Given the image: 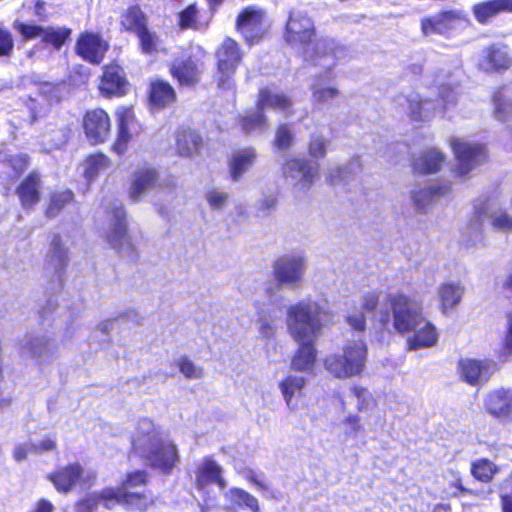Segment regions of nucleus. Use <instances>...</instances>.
I'll return each mask as SVG.
<instances>
[{"mask_svg": "<svg viewBox=\"0 0 512 512\" xmlns=\"http://www.w3.org/2000/svg\"><path fill=\"white\" fill-rule=\"evenodd\" d=\"M266 10L257 5L243 7L235 19V30L244 42L253 46L265 39L268 34Z\"/></svg>", "mask_w": 512, "mask_h": 512, "instance_id": "obj_8", "label": "nucleus"}, {"mask_svg": "<svg viewBox=\"0 0 512 512\" xmlns=\"http://www.w3.org/2000/svg\"><path fill=\"white\" fill-rule=\"evenodd\" d=\"M109 49L110 44L101 33L91 30L80 32L74 46L75 54L91 65H100Z\"/></svg>", "mask_w": 512, "mask_h": 512, "instance_id": "obj_15", "label": "nucleus"}, {"mask_svg": "<svg viewBox=\"0 0 512 512\" xmlns=\"http://www.w3.org/2000/svg\"><path fill=\"white\" fill-rule=\"evenodd\" d=\"M491 225L495 230L512 232V216L502 212L492 218Z\"/></svg>", "mask_w": 512, "mask_h": 512, "instance_id": "obj_58", "label": "nucleus"}, {"mask_svg": "<svg viewBox=\"0 0 512 512\" xmlns=\"http://www.w3.org/2000/svg\"><path fill=\"white\" fill-rule=\"evenodd\" d=\"M117 130L130 131V126L136 119L132 106H120L116 112Z\"/></svg>", "mask_w": 512, "mask_h": 512, "instance_id": "obj_50", "label": "nucleus"}, {"mask_svg": "<svg viewBox=\"0 0 512 512\" xmlns=\"http://www.w3.org/2000/svg\"><path fill=\"white\" fill-rule=\"evenodd\" d=\"M57 449L56 437H45L39 443H31L30 451L35 454L54 451Z\"/></svg>", "mask_w": 512, "mask_h": 512, "instance_id": "obj_59", "label": "nucleus"}, {"mask_svg": "<svg viewBox=\"0 0 512 512\" xmlns=\"http://www.w3.org/2000/svg\"><path fill=\"white\" fill-rule=\"evenodd\" d=\"M138 40V49L144 55H154L159 51L161 40L149 23L134 33Z\"/></svg>", "mask_w": 512, "mask_h": 512, "instance_id": "obj_38", "label": "nucleus"}, {"mask_svg": "<svg viewBox=\"0 0 512 512\" xmlns=\"http://www.w3.org/2000/svg\"><path fill=\"white\" fill-rule=\"evenodd\" d=\"M305 271V259L298 255L284 254L273 264V276L278 286L297 287L302 281Z\"/></svg>", "mask_w": 512, "mask_h": 512, "instance_id": "obj_17", "label": "nucleus"}, {"mask_svg": "<svg viewBox=\"0 0 512 512\" xmlns=\"http://www.w3.org/2000/svg\"><path fill=\"white\" fill-rule=\"evenodd\" d=\"M31 157L25 152L0 156V185L9 191L29 169Z\"/></svg>", "mask_w": 512, "mask_h": 512, "instance_id": "obj_21", "label": "nucleus"}, {"mask_svg": "<svg viewBox=\"0 0 512 512\" xmlns=\"http://www.w3.org/2000/svg\"><path fill=\"white\" fill-rule=\"evenodd\" d=\"M255 107L262 111H265V109L268 108L275 111L291 114L293 108V100L285 93H274L268 87H261L259 88L256 96Z\"/></svg>", "mask_w": 512, "mask_h": 512, "instance_id": "obj_28", "label": "nucleus"}, {"mask_svg": "<svg viewBox=\"0 0 512 512\" xmlns=\"http://www.w3.org/2000/svg\"><path fill=\"white\" fill-rule=\"evenodd\" d=\"M111 227L106 240L117 252L125 248L133 249L132 238L129 234L127 211L123 205L114 206L110 210Z\"/></svg>", "mask_w": 512, "mask_h": 512, "instance_id": "obj_20", "label": "nucleus"}, {"mask_svg": "<svg viewBox=\"0 0 512 512\" xmlns=\"http://www.w3.org/2000/svg\"><path fill=\"white\" fill-rule=\"evenodd\" d=\"M340 91L335 87H320L312 91V98L316 103H325L336 98Z\"/></svg>", "mask_w": 512, "mask_h": 512, "instance_id": "obj_55", "label": "nucleus"}, {"mask_svg": "<svg viewBox=\"0 0 512 512\" xmlns=\"http://www.w3.org/2000/svg\"><path fill=\"white\" fill-rule=\"evenodd\" d=\"M387 303L391 310L392 326L395 331L402 335L413 332L407 339L410 350L436 345L438 331L431 321L425 319L421 300L404 293H395L387 297Z\"/></svg>", "mask_w": 512, "mask_h": 512, "instance_id": "obj_2", "label": "nucleus"}, {"mask_svg": "<svg viewBox=\"0 0 512 512\" xmlns=\"http://www.w3.org/2000/svg\"><path fill=\"white\" fill-rule=\"evenodd\" d=\"M96 87L99 96L109 100L123 98L129 93L131 83L118 59H112L102 66Z\"/></svg>", "mask_w": 512, "mask_h": 512, "instance_id": "obj_10", "label": "nucleus"}, {"mask_svg": "<svg viewBox=\"0 0 512 512\" xmlns=\"http://www.w3.org/2000/svg\"><path fill=\"white\" fill-rule=\"evenodd\" d=\"M132 140V134L130 131L117 130V135L114 142L111 145V150L119 156H123L127 150L130 141Z\"/></svg>", "mask_w": 512, "mask_h": 512, "instance_id": "obj_53", "label": "nucleus"}, {"mask_svg": "<svg viewBox=\"0 0 512 512\" xmlns=\"http://www.w3.org/2000/svg\"><path fill=\"white\" fill-rule=\"evenodd\" d=\"M319 166H312L310 162L301 157H290L282 166V174L286 178L298 179L297 185L301 190L308 191L318 177Z\"/></svg>", "mask_w": 512, "mask_h": 512, "instance_id": "obj_23", "label": "nucleus"}, {"mask_svg": "<svg viewBox=\"0 0 512 512\" xmlns=\"http://www.w3.org/2000/svg\"><path fill=\"white\" fill-rule=\"evenodd\" d=\"M468 14L461 9H442L435 15L423 17L420 20V30L423 36L441 35L449 37L458 27L471 26Z\"/></svg>", "mask_w": 512, "mask_h": 512, "instance_id": "obj_9", "label": "nucleus"}, {"mask_svg": "<svg viewBox=\"0 0 512 512\" xmlns=\"http://www.w3.org/2000/svg\"><path fill=\"white\" fill-rule=\"evenodd\" d=\"M483 63L492 72L506 71L512 67V57L507 45L491 44L483 51Z\"/></svg>", "mask_w": 512, "mask_h": 512, "instance_id": "obj_32", "label": "nucleus"}, {"mask_svg": "<svg viewBox=\"0 0 512 512\" xmlns=\"http://www.w3.org/2000/svg\"><path fill=\"white\" fill-rule=\"evenodd\" d=\"M268 125L269 120L265 111L256 107L255 109L245 111L237 118V126L245 134L265 131Z\"/></svg>", "mask_w": 512, "mask_h": 512, "instance_id": "obj_36", "label": "nucleus"}, {"mask_svg": "<svg viewBox=\"0 0 512 512\" xmlns=\"http://www.w3.org/2000/svg\"><path fill=\"white\" fill-rule=\"evenodd\" d=\"M99 506L96 493H92L76 502V512H94Z\"/></svg>", "mask_w": 512, "mask_h": 512, "instance_id": "obj_57", "label": "nucleus"}, {"mask_svg": "<svg viewBox=\"0 0 512 512\" xmlns=\"http://www.w3.org/2000/svg\"><path fill=\"white\" fill-rule=\"evenodd\" d=\"M294 144V134L288 123L277 126L273 139V146L281 151L290 149Z\"/></svg>", "mask_w": 512, "mask_h": 512, "instance_id": "obj_45", "label": "nucleus"}, {"mask_svg": "<svg viewBox=\"0 0 512 512\" xmlns=\"http://www.w3.org/2000/svg\"><path fill=\"white\" fill-rule=\"evenodd\" d=\"M228 194L217 190H211L206 195V200L213 210H221L227 203Z\"/></svg>", "mask_w": 512, "mask_h": 512, "instance_id": "obj_56", "label": "nucleus"}, {"mask_svg": "<svg viewBox=\"0 0 512 512\" xmlns=\"http://www.w3.org/2000/svg\"><path fill=\"white\" fill-rule=\"evenodd\" d=\"M211 16L203 19L201 9L197 2H193L181 10L177 15V25L181 30H201L209 26Z\"/></svg>", "mask_w": 512, "mask_h": 512, "instance_id": "obj_35", "label": "nucleus"}, {"mask_svg": "<svg viewBox=\"0 0 512 512\" xmlns=\"http://www.w3.org/2000/svg\"><path fill=\"white\" fill-rule=\"evenodd\" d=\"M74 201V193L70 189L55 191L51 193L45 209L48 218H54L70 203Z\"/></svg>", "mask_w": 512, "mask_h": 512, "instance_id": "obj_41", "label": "nucleus"}, {"mask_svg": "<svg viewBox=\"0 0 512 512\" xmlns=\"http://www.w3.org/2000/svg\"><path fill=\"white\" fill-rule=\"evenodd\" d=\"M445 157L440 151L431 149L412 159L411 167L414 174L427 175L440 171Z\"/></svg>", "mask_w": 512, "mask_h": 512, "instance_id": "obj_33", "label": "nucleus"}, {"mask_svg": "<svg viewBox=\"0 0 512 512\" xmlns=\"http://www.w3.org/2000/svg\"><path fill=\"white\" fill-rule=\"evenodd\" d=\"M15 40L11 30L0 24V58H9L14 52Z\"/></svg>", "mask_w": 512, "mask_h": 512, "instance_id": "obj_49", "label": "nucleus"}, {"mask_svg": "<svg viewBox=\"0 0 512 512\" xmlns=\"http://www.w3.org/2000/svg\"><path fill=\"white\" fill-rule=\"evenodd\" d=\"M245 52L234 38L226 36L214 50L215 79L219 88L228 87L243 63Z\"/></svg>", "mask_w": 512, "mask_h": 512, "instance_id": "obj_6", "label": "nucleus"}, {"mask_svg": "<svg viewBox=\"0 0 512 512\" xmlns=\"http://www.w3.org/2000/svg\"><path fill=\"white\" fill-rule=\"evenodd\" d=\"M328 139L322 134H312L308 141L307 152L311 158L323 159L327 155Z\"/></svg>", "mask_w": 512, "mask_h": 512, "instance_id": "obj_47", "label": "nucleus"}, {"mask_svg": "<svg viewBox=\"0 0 512 512\" xmlns=\"http://www.w3.org/2000/svg\"><path fill=\"white\" fill-rule=\"evenodd\" d=\"M347 172V169L342 166H336L330 169L326 175V182L330 186H335L339 184L343 179Z\"/></svg>", "mask_w": 512, "mask_h": 512, "instance_id": "obj_61", "label": "nucleus"}, {"mask_svg": "<svg viewBox=\"0 0 512 512\" xmlns=\"http://www.w3.org/2000/svg\"><path fill=\"white\" fill-rule=\"evenodd\" d=\"M483 407L495 420L512 422V391L504 387L489 391L483 399Z\"/></svg>", "mask_w": 512, "mask_h": 512, "instance_id": "obj_22", "label": "nucleus"}, {"mask_svg": "<svg viewBox=\"0 0 512 512\" xmlns=\"http://www.w3.org/2000/svg\"><path fill=\"white\" fill-rule=\"evenodd\" d=\"M203 139L199 132L190 127H180L175 133V151L181 157H192L201 152Z\"/></svg>", "mask_w": 512, "mask_h": 512, "instance_id": "obj_27", "label": "nucleus"}, {"mask_svg": "<svg viewBox=\"0 0 512 512\" xmlns=\"http://www.w3.org/2000/svg\"><path fill=\"white\" fill-rule=\"evenodd\" d=\"M194 473V487L200 492L207 493V488L212 484L217 485L221 490L226 487L222 467L210 457L204 458Z\"/></svg>", "mask_w": 512, "mask_h": 512, "instance_id": "obj_24", "label": "nucleus"}, {"mask_svg": "<svg viewBox=\"0 0 512 512\" xmlns=\"http://www.w3.org/2000/svg\"><path fill=\"white\" fill-rule=\"evenodd\" d=\"M149 23L147 14L139 4L129 5L119 16L120 29L134 34Z\"/></svg>", "mask_w": 512, "mask_h": 512, "instance_id": "obj_34", "label": "nucleus"}, {"mask_svg": "<svg viewBox=\"0 0 512 512\" xmlns=\"http://www.w3.org/2000/svg\"><path fill=\"white\" fill-rule=\"evenodd\" d=\"M317 37L313 20L306 13L290 12L284 31L285 41L303 50H308L315 43Z\"/></svg>", "mask_w": 512, "mask_h": 512, "instance_id": "obj_12", "label": "nucleus"}, {"mask_svg": "<svg viewBox=\"0 0 512 512\" xmlns=\"http://www.w3.org/2000/svg\"><path fill=\"white\" fill-rule=\"evenodd\" d=\"M502 351L507 355L512 354V313L508 316L506 335L502 343Z\"/></svg>", "mask_w": 512, "mask_h": 512, "instance_id": "obj_63", "label": "nucleus"}, {"mask_svg": "<svg viewBox=\"0 0 512 512\" xmlns=\"http://www.w3.org/2000/svg\"><path fill=\"white\" fill-rule=\"evenodd\" d=\"M471 11L477 23L488 24L502 13H512V0H483L475 3Z\"/></svg>", "mask_w": 512, "mask_h": 512, "instance_id": "obj_30", "label": "nucleus"}, {"mask_svg": "<svg viewBox=\"0 0 512 512\" xmlns=\"http://www.w3.org/2000/svg\"><path fill=\"white\" fill-rule=\"evenodd\" d=\"M204 62L193 54H181L168 64V72L178 87L192 88L200 84Z\"/></svg>", "mask_w": 512, "mask_h": 512, "instance_id": "obj_13", "label": "nucleus"}, {"mask_svg": "<svg viewBox=\"0 0 512 512\" xmlns=\"http://www.w3.org/2000/svg\"><path fill=\"white\" fill-rule=\"evenodd\" d=\"M180 372L188 379H198L203 375L201 367H197L187 356H182L177 361Z\"/></svg>", "mask_w": 512, "mask_h": 512, "instance_id": "obj_51", "label": "nucleus"}, {"mask_svg": "<svg viewBox=\"0 0 512 512\" xmlns=\"http://www.w3.org/2000/svg\"><path fill=\"white\" fill-rule=\"evenodd\" d=\"M464 287L457 283H442L438 288L439 308L443 313L453 310L461 301Z\"/></svg>", "mask_w": 512, "mask_h": 512, "instance_id": "obj_37", "label": "nucleus"}, {"mask_svg": "<svg viewBox=\"0 0 512 512\" xmlns=\"http://www.w3.org/2000/svg\"><path fill=\"white\" fill-rule=\"evenodd\" d=\"M255 107L262 111H265V109L268 108L275 111L291 114L293 108V100L285 93H274L268 87H261L259 88L256 96Z\"/></svg>", "mask_w": 512, "mask_h": 512, "instance_id": "obj_29", "label": "nucleus"}, {"mask_svg": "<svg viewBox=\"0 0 512 512\" xmlns=\"http://www.w3.org/2000/svg\"><path fill=\"white\" fill-rule=\"evenodd\" d=\"M452 190L451 184H444V185H434L429 188L419 190L418 192L414 193L413 200L418 206H422L421 198L420 196L423 195L426 198H432L436 195H446L450 193Z\"/></svg>", "mask_w": 512, "mask_h": 512, "instance_id": "obj_52", "label": "nucleus"}, {"mask_svg": "<svg viewBox=\"0 0 512 512\" xmlns=\"http://www.w3.org/2000/svg\"><path fill=\"white\" fill-rule=\"evenodd\" d=\"M146 101L151 111H162L173 107L178 101V95L169 81L156 77L148 83Z\"/></svg>", "mask_w": 512, "mask_h": 512, "instance_id": "obj_19", "label": "nucleus"}, {"mask_svg": "<svg viewBox=\"0 0 512 512\" xmlns=\"http://www.w3.org/2000/svg\"><path fill=\"white\" fill-rule=\"evenodd\" d=\"M504 86L497 87L492 94L494 114L498 120H505L511 111L512 104L503 94Z\"/></svg>", "mask_w": 512, "mask_h": 512, "instance_id": "obj_46", "label": "nucleus"}, {"mask_svg": "<svg viewBox=\"0 0 512 512\" xmlns=\"http://www.w3.org/2000/svg\"><path fill=\"white\" fill-rule=\"evenodd\" d=\"M258 153L255 148L247 147L235 151L228 160L230 177L239 181L242 176L256 163Z\"/></svg>", "mask_w": 512, "mask_h": 512, "instance_id": "obj_31", "label": "nucleus"}, {"mask_svg": "<svg viewBox=\"0 0 512 512\" xmlns=\"http://www.w3.org/2000/svg\"><path fill=\"white\" fill-rule=\"evenodd\" d=\"M149 483V474L145 470L136 469L127 472L119 486L104 487L95 492L100 506L112 510L117 505H122L132 512H146L155 504V498L151 491L138 488H145Z\"/></svg>", "mask_w": 512, "mask_h": 512, "instance_id": "obj_3", "label": "nucleus"}, {"mask_svg": "<svg viewBox=\"0 0 512 512\" xmlns=\"http://www.w3.org/2000/svg\"><path fill=\"white\" fill-rule=\"evenodd\" d=\"M498 467L487 458H479L471 463V475L481 483H490L498 473Z\"/></svg>", "mask_w": 512, "mask_h": 512, "instance_id": "obj_42", "label": "nucleus"}, {"mask_svg": "<svg viewBox=\"0 0 512 512\" xmlns=\"http://www.w3.org/2000/svg\"><path fill=\"white\" fill-rule=\"evenodd\" d=\"M71 133V128L68 125H63L47 131L46 135L49 137L51 145L56 149H60L69 142Z\"/></svg>", "mask_w": 512, "mask_h": 512, "instance_id": "obj_48", "label": "nucleus"}, {"mask_svg": "<svg viewBox=\"0 0 512 512\" xmlns=\"http://www.w3.org/2000/svg\"><path fill=\"white\" fill-rule=\"evenodd\" d=\"M55 507L53 503L46 499V498H40L38 499L34 506L27 512H54Z\"/></svg>", "mask_w": 512, "mask_h": 512, "instance_id": "obj_64", "label": "nucleus"}, {"mask_svg": "<svg viewBox=\"0 0 512 512\" xmlns=\"http://www.w3.org/2000/svg\"><path fill=\"white\" fill-rule=\"evenodd\" d=\"M42 175L34 169L31 170L16 186L15 193L24 209H30L41 200Z\"/></svg>", "mask_w": 512, "mask_h": 512, "instance_id": "obj_26", "label": "nucleus"}, {"mask_svg": "<svg viewBox=\"0 0 512 512\" xmlns=\"http://www.w3.org/2000/svg\"><path fill=\"white\" fill-rule=\"evenodd\" d=\"M343 423L348 426V434L355 435L363 431L361 418L358 415H348Z\"/></svg>", "mask_w": 512, "mask_h": 512, "instance_id": "obj_62", "label": "nucleus"}, {"mask_svg": "<svg viewBox=\"0 0 512 512\" xmlns=\"http://www.w3.org/2000/svg\"><path fill=\"white\" fill-rule=\"evenodd\" d=\"M366 359V344L362 340H354L344 345L341 354L327 356L323 362L325 369L335 378L345 379L361 374Z\"/></svg>", "mask_w": 512, "mask_h": 512, "instance_id": "obj_5", "label": "nucleus"}, {"mask_svg": "<svg viewBox=\"0 0 512 512\" xmlns=\"http://www.w3.org/2000/svg\"><path fill=\"white\" fill-rule=\"evenodd\" d=\"M305 385L306 379L302 376L289 375L280 381L279 388L287 405H290L295 394L300 393Z\"/></svg>", "mask_w": 512, "mask_h": 512, "instance_id": "obj_43", "label": "nucleus"}, {"mask_svg": "<svg viewBox=\"0 0 512 512\" xmlns=\"http://www.w3.org/2000/svg\"><path fill=\"white\" fill-rule=\"evenodd\" d=\"M131 451L165 475H170L180 461L177 445L153 425L137 430L132 438Z\"/></svg>", "mask_w": 512, "mask_h": 512, "instance_id": "obj_4", "label": "nucleus"}, {"mask_svg": "<svg viewBox=\"0 0 512 512\" xmlns=\"http://www.w3.org/2000/svg\"><path fill=\"white\" fill-rule=\"evenodd\" d=\"M84 161V177L87 181H93L101 172L109 169L111 165L109 157L101 152L89 154Z\"/></svg>", "mask_w": 512, "mask_h": 512, "instance_id": "obj_39", "label": "nucleus"}, {"mask_svg": "<svg viewBox=\"0 0 512 512\" xmlns=\"http://www.w3.org/2000/svg\"><path fill=\"white\" fill-rule=\"evenodd\" d=\"M380 294L377 291H370L363 295L361 308L366 312H373L379 305Z\"/></svg>", "mask_w": 512, "mask_h": 512, "instance_id": "obj_60", "label": "nucleus"}, {"mask_svg": "<svg viewBox=\"0 0 512 512\" xmlns=\"http://www.w3.org/2000/svg\"><path fill=\"white\" fill-rule=\"evenodd\" d=\"M424 101L420 97L408 99V116L414 122H421L423 115Z\"/></svg>", "mask_w": 512, "mask_h": 512, "instance_id": "obj_54", "label": "nucleus"}, {"mask_svg": "<svg viewBox=\"0 0 512 512\" xmlns=\"http://www.w3.org/2000/svg\"><path fill=\"white\" fill-rule=\"evenodd\" d=\"M49 263L55 270L64 271L69 263L68 250L59 234H54L50 243Z\"/></svg>", "mask_w": 512, "mask_h": 512, "instance_id": "obj_40", "label": "nucleus"}, {"mask_svg": "<svg viewBox=\"0 0 512 512\" xmlns=\"http://www.w3.org/2000/svg\"><path fill=\"white\" fill-rule=\"evenodd\" d=\"M231 499L235 505L241 508H247L251 512H260V506L255 496L242 488H231L229 491Z\"/></svg>", "mask_w": 512, "mask_h": 512, "instance_id": "obj_44", "label": "nucleus"}, {"mask_svg": "<svg viewBox=\"0 0 512 512\" xmlns=\"http://www.w3.org/2000/svg\"><path fill=\"white\" fill-rule=\"evenodd\" d=\"M318 307L309 301H298L287 310V327L292 338L299 344L294 352L290 368L296 372H310L317 361L316 333L320 328Z\"/></svg>", "mask_w": 512, "mask_h": 512, "instance_id": "obj_1", "label": "nucleus"}, {"mask_svg": "<svg viewBox=\"0 0 512 512\" xmlns=\"http://www.w3.org/2000/svg\"><path fill=\"white\" fill-rule=\"evenodd\" d=\"M492 359L460 358L457 370L460 379L470 386L487 383L493 373Z\"/></svg>", "mask_w": 512, "mask_h": 512, "instance_id": "obj_18", "label": "nucleus"}, {"mask_svg": "<svg viewBox=\"0 0 512 512\" xmlns=\"http://www.w3.org/2000/svg\"><path fill=\"white\" fill-rule=\"evenodd\" d=\"M159 180L158 171L151 166L137 168L131 175L127 196L132 203H139L144 194L154 188Z\"/></svg>", "mask_w": 512, "mask_h": 512, "instance_id": "obj_25", "label": "nucleus"}, {"mask_svg": "<svg viewBox=\"0 0 512 512\" xmlns=\"http://www.w3.org/2000/svg\"><path fill=\"white\" fill-rule=\"evenodd\" d=\"M14 28L20 34L22 40L30 41L39 38L43 47L55 51H60L72 35V29L66 26H42L19 22L14 24Z\"/></svg>", "mask_w": 512, "mask_h": 512, "instance_id": "obj_11", "label": "nucleus"}, {"mask_svg": "<svg viewBox=\"0 0 512 512\" xmlns=\"http://www.w3.org/2000/svg\"><path fill=\"white\" fill-rule=\"evenodd\" d=\"M46 478L58 493L68 494L78 486H93L97 481V474L94 471H86L79 461H73L54 469Z\"/></svg>", "mask_w": 512, "mask_h": 512, "instance_id": "obj_7", "label": "nucleus"}, {"mask_svg": "<svg viewBox=\"0 0 512 512\" xmlns=\"http://www.w3.org/2000/svg\"><path fill=\"white\" fill-rule=\"evenodd\" d=\"M450 146L457 161L454 171L460 177L465 176L488 159L487 150L483 144L453 138L450 141Z\"/></svg>", "mask_w": 512, "mask_h": 512, "instance_id": "obj_14", "label": "nucleus"}, {"mask_svg": "<svg viewBox=\"0 0 512 512\" xmlns=\"http://www.w3.org/2000/svg\"><path fill=\"white\" fill-rule=\"evenodd\" d=\"M81 123L84 135L91 145H99L109 139L112 123L105 109L96 107L86 110Z\"/></svg>", "mask_w": 512, "mask_h": 512, "instance_id": "obj_16", "label": "nucleus"}]
</instances>
